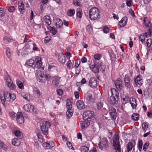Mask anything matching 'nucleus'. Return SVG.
<instances>
[{
	"mask_svg": "<svg viewBox=\"0 0 152 152\" xmlns=\"http://www.w3.org/2000/svg\"><path fill=\"white\" fill-rule=\"evenodd\" d=\"M109 145V142L106 137H104L101 139L100 142L98 144L99 149L102 151H105L107 150Z\"/></svg>",
	"mask_w": 152,
	"mask_h": 152,
	"instance_id": "7ed1b4c3",
	"label": "nucleus"
},
{
	"mask_svg": "<svg viewBox=\"0 0 152 152\" xmlns=\"http://www.w3.org/2000/svg\"><path fill=\"white\" fill-rule=\"evenodd\" d=\"M50 126V123L48 121H47L43 123L41 126V129L42 134L45 135L48 134V128Z\"/></svg>",
	"mask_w": 152,
	"mask_h": 152,
	"instance_id": "423d86ee",
	"label": "nucleus"
},
{
	"mask_svg": "<svg viewBox=\"0 0 152 152\" xmlns=\"http://www.w3.org/2000/svg\"><path fill=\"white\" fill-rule=\"evenodd\" d=\"M26 65L33 68L36 67V63L34 60L31 59H30L29 60L26 62Z\"/></svg>",
	"mask_w": 152,
	"mask_h": 152,
	"instance_id": "4be33fe9",
	"label": "nucleus"
},
{
	"mask_svg": "<svg viewBox=\"0 0 152 152\" xmlns=\"http://www.w3.org/2000/svg\"><path fill=\"white\" fill-rule=\"evenodd\" d=\"M85 120L81 123V127L82 129H84L87 127L90 124V121L87 119H84Z\"/></svg>",
	"mask_w": 152,
	"mask_h": 152,
	"instance_id": "412c9836",
	"label": "nucleus"
},
{
	"mask_svg": "<svg viewBox=\"0 0 152 152\" xmlns=\"http://www.w3.org/2000/svg\"><path fill=\"white\" fill-rule=\"evenodd\" d=\"M134 146L133 144L131 142H129L127 145V152L131 151Z\"/></svg>",
	"mask_w": 152,
	"mask_h": 152,
	"instance_id": "c9c22d12",
	"label": "nucleus"
},
{
	"mask_svg": "<svg viewBox=\"0 0 152 152\" xmlns=\"http://www.w3.org/2000/svg\"><path fill=\"white\" fill-rule=\"evenodd\" d=\"M113 145L115 149L116 150V152H121L119 138L117 134H115L114 135L113 139Z\"/></svg>",
	"mask_w": 152,
	"mask_h": 152,
	"instance_id": "39448f33",
	"label": "nucleus"
},
{
	"mask_svg": "<svg viewBox=\"0 0 152 152\" xmlns=\"http://www.w3.org/2000/svg\"><path fill=\"white\" fill-rule=\"evenodd\" d=\"M21 96L25 99L27 100H30V95L26 92H23L21 94Z\"/></svg>",
	"mask_w": 152,
	"mask_h": 152,
	"instance_id": "473e14b6",
	"label": "nucleus"
},
{
	"mask_svg": "<svg viewBox=\"0 0 152 152\" xmlns=\"http://www.w3.org/2000/svg\"><path fill=\"white\" fill-rule=\"evenodd\" d=\"M10 93L7 92H6L4 94L7 101H9V98L10 97Z\"/></svg>",
	"mask_w": 152,
	"mask_h": 152,
	"instance_id": "4d7b16f0",
	"label": "nucleus"
},
{
	"mask_svg": "<svg viewBox=\"0 0 152 152\" xmlns=\"http://www.w3.org/2000/svg\"><path fill=\"white\" fill-rule=\"evenodd\" d=\"M85 99L86 100V102L88 103H93L94 102V98L92 97V95L91 94H86L85 96Z\"/></svg>",
	"mask_w": 152,
	"mask_h": 152,
	"instance_id": "ddd939ff",
	"label": "nucleus"
},
{
	"mask_svg": "<svg viewBox=\"0 0 152 152\" xmlns=\"http://www.w3.org/2000/svg\"><path fill=\"white\" fill-rule=\"evenodd\" d=\"M115 84L116 88L119 90H121L122 87V82L120 79H118L115 82Z\"/></svg>",
	"mask_w": 152,
	"mask_h": 152,
	"instance_id": "5701e85b",
	"label": "nucleus"
},
{
	"mask_svg": "<svg viewBox=\"0 0 152 152\" xmlns=\"http://www.w3.org/2000/svg\"><path fill=\"white\" fill-rule=\"evenodd\" d=\"M135 84H134V86H141L143 83L142 80V76L141 75H137L136 77L134 79Z\"/></svg>",
	"mask_w": 152,
	"mask_h": 152,
	"instance_id": "1a4fd4ad",
	"label": "nucleus"
},
{
	"mask_svg": "<svg viewBox=\"0 0 152 152\" xmlns=\"http://www.w3.org/2000/svg\"><path fill=\"white\" fill-rule=\"evenodd\" d=\"M14 134L15 136L21 139L23 137L22 133L18 130H15L14 132Z\"/></svg>",
	"mask_w": 152,
	"mask_h": 152,
	"instance_id": "2f4dec72",
	"label": "nucleus"
},
{
	"mask_svg": "<svg viewBox=\"0 0 152 152\" xmlns=\"http://www.w3.org/2000/svg\"><path fill=\"white\" fill-rule=\"evenodd\" d=\"M146 43L147 45V46L148 47H149L151 46L152 44V39H148Z\"/></svg>",
	"mask_w": 152,
	"mask_h": 152,
	"instance_id": "338daca9",
	"label": "nucleus"
},
{
	"mask_svg": "<svg viewBox=\"0 0 152 152\" xmlns=\"http://www.w3.org/2000/svg\"><path fill=\"white\" fill-rule=\"evenodd\" d=\"M142 128L145 131L144 132L147 130L148 128V123L146 122H143L142 124Z\"/></svg>",
	"mask_w": 152,
	"mask_h": 152,
	"instance_id": "79ce46f5",
	"label": "nucleus"
},
{
	"mask_svg": "<svg viewBox=\"0 0 152 152\" xmlns=\"http://www.w3.org/2000/svg\"><path fill=\"white\" fill-rule=\"evenodd\" d=\"M24 82L23 81V83L21 82L19 79H17L16 80V83L19 88L20 89H23L24 88L23 83Z\"/></svg>",
	"mask_w": 152,
	"mask_h": 152,
	"instance_id": "e433bc0d",
	"label": "nucleus"
},
{
	"mask_svg": "<svg viewBox=\"0 0 152 152\" xmlns=\"http://www.w3.org/2000/svg\"><path fill=\"white\" fill-rule=\"evenodd\" d=\"M6 84L10 90H14L15 88V85L13 83L9 75H7L4 77Z\"/></svg>",
	"mask_w": 152,
	"mask_h": 152,
	"instance_id": "20e7f679",
	"label": "nucleus"
},
{
	"mask_svg": "<svg viewBox=\"0 0 152 152\" xmlns=\"http://www.w3.org/2000/svg\"><path fill=\"white\" fill-rule=\"evenodd\" d=\"M73 114V111L72 109H67V111L66 112V115L67 117L70 118Z\"/></svg>",
	"mask_w": 152,
	"mask_h": 152,
	"instance_id": "4c0bfd02",
	"label": "nucleus"
},
{
	"mask_svg": "<svg viewBox=\"0 0 152 152\" xmlns=\"http://www.w3.org/2000/svg\"><path fill=\"white\" fill-rule=\"evenodd\" d=\"M94 112L90 110L87 111L83 114V117L84 119H87L91 121L94 118Z\"/></svg>",
	"mask_w": 152,
	"mask_h": 152,
	"instance_id": "0eeeda50",
	"label": "nucleus"
},
{
	"mask_svg": "<svg viewBox=\"0 0 152 152\" xmlns=\"http://www.w3.org/2000/svg\"><path fill=\"white\" fill-rule=\"evenodd\" d=\"M58 59L59 61L62 63H64L66 61L65 57L62 53L58 55Z\"/></svg>",
	"mask_w": 152,
	"mask_h": 152,
	"instance_id": "a878e982",
	"label": "nucleus"
},
{
	"mask_svg": "<svg viewBox=\"0 0 152 152\" xmlns=\"http://www.w3.org/2000/svg\"><path fill=\"white\" fill-rule=\"evenodd\" d=\"M56 21V26L58 28H60L61 27L63 24V23L62 21L60 19L57 18L55 20Z\"/></svg>",
	"mask_w": 152,
	"mask_h": 152,
	"instance_id": "393cba45",
	"label": "nucleus"
},
{
	"mask_svg": "<svg viewBox=\"0 0 152 152\" xmlns=\"http://www.w3.org/2000/svg\"><path fill=\"white\" fill-rule=\"evenodd\" d=\"M56 67L54 66L49 65L48 67V69L50 71H53L54 70H55Z\"/></svg>",
	"mask_w": 152,
	"mask_h": 152,
	"instance_id": "774afa93",
	"label": "nucleus"
},
{
	"mask_svg": "<svg viewBox=\"0 0 152 152\" xmlns=\"http://www.w3.org/2000/svg\"><path fill=\"white\" fill-rule=\"evenodd\" d=\"M118 98L111 96L108 100V102L111 104H115L118 103Z\"/></svg>",
	"mask_w": 152,
	"mask_h": 152,
	"instance_id": "aec40b11",
	"label": "nucleus"
},
{
	"mask_svg": "<svg viewBox=\"0 0 152 152\" xmlns=\"http://www.w3.org/2000/svg\"><path fill=\"white\" fill-rule=\"evenodd\" d=\"M41 60V58L39 57H37L35 58L36 66H37V67L38 68H41V69H43Z\"/></svg>",
	"mask_w": 152,
	"mask_h": 152,
	"instance_id": "2eb2a0df",
	"label": "nucleus"
},
{
	"mask_svg": "<svg viewBox=\"0 0 152 152\" xmlns=\"http://www.w3.org/2000/svg\"><path fill=\"white\" fill-rule=\"evenodd\" d=\"M4 42L7 44L12 42L13 39L10 37H6L3 38Z\"/></svg>",
	"mask_w": 152,
	"mask_h": 152,
	"instance_id": "58836bf2",
	"label": "nucleus"
},
{
	"mask_svg": "<svg viewBox=\"0 0 152 152\" xmlns=\"http://www.w3.org/2000/svg\"><path fill=\"white\" fill-rule=\"evenodd\" d=\"M18 9L20 14L23 15L25 12L24 4L22 1H20L18 2Z\"/></svg>",
	"mask_w": 152,
	"mask_h": 152,
	"instance_id": "f8f14e48",
	"label": "nucleus"
},
{
	"mask_svg": "<svg viewBox=\"0 0 152 152\" xmlns=\"http://www.w3.org/2000/svg\"><path fill=\"white\" fill-rule=\"evenodd\" d=\"M90 69L95 73H98L99 69L97 63L95 62L93 64L91 65L90 67Z\"/></svg>",
	"mask_w": 152,
	"mask_h": 152,
	"instance_id": "dca6fc26",
	"label": "nucleus"
},
{
	"mask_svg": "<svg viewBox=\"0 0 152 152\" xmlns=\"http://www.w3.org/2000/svg\"><path fill=\"white\" fill-rule=\"evenodd\" d=\"M35 74L37 77V80L41 83L45 82V80L49 81L51 78V76L50 75L46 72L44 74L39 70H36Z\"/></svg>",
	"mask_w": 152,
	"mask_h": 152,
	"instance_id": "f257e3e1",
	"label": "nucleus"
},
{
	"mask_svg": "<svg viewBox=\"0 0 152 152\" xmlns=\"http://www.w3.org/2000/svg\"><path fill=\"white\" fill-rule=\"evenodd\" d=\"M34 92L37 95V96H39L41 95V93L39 89L36 88L34 89Z\"/></svg>",
	"mask_w": 152,
	"mask_h": 152,
	"instance_id": "0e129e2a",
	"label": "nucleus"
},
{
	"mask_svg": "<svg viewBox=\"0 0 152 152\" xmlns=\"http://www.w3.org/2000/svg\"><path fill=\"white\" fill-rule=\"evenodd\" d=\"M37 136L38 141L41 142H43V140L42 136L40 132L37 133Z\"/></svg>",
	"mask_w": 152,
	"mask_h": 152,
	"instance_id": "a18cd8bd",
	"label": "nucleus"
},
{
	"mask_svg": "<svg viewBox=\"0 0 152 152\" xmlns=\"http://www.w3.org/2000/svg\"><path fill=\"white\" fill-rule=\"evenodd\" d=\"M5 14L4 10L2 8H0V17H2Z\"/></svg>",
	"mask_w": 152,
	"mask_h": 152,
	"instance_id": "13d9d810",
	"label": "nucleus"
},
{
	"mask_svg": "<svg viewBox=\"0 0 152 152\" xmlns=\"http://www.w3.org/2000/svg\"><path fill=\"white\" fill-rule=\"evenodd\" d=\"M130 78L129 76H126L124 78L125 86L128 88L130 87Z\"/></svg>",
	"mask_w": 152,
	"mask_h": 152,
	"instance_id": "b1692460",
	"label": "nucleus"
},
{
	"mask_svg": "<svg viewBox=\"0 0 152 152\" xmlns=\"http://www.w3.org/2000/svg\"><path fill=\"white\" fill-rule=\"evenodd\" d=\"M148 34L146 33L143 34V35H141L139 37V40L142 43L144 42L145 41V37H147Z\"/></svg>",
	"mask_w": 152,
	"mask_h": 152,
	"instance_id": "72a5a7b5",
	"label": "nucleus"
},
{
	"mask_svg": "<svg viewBox=\"0 0 152 152\" xmlns=\"http://www.w3.org/2000/svg\"><path fill=\"white\" fill-rule=\"evenodd\" d=\"M127 21V18L126 17H123L119 22L118 25L120 27H123L126 24Z\"/></svg>",
	"mask_w": 152,
	"mask_h": 152,
	"instance_id": "a211bd4d",
	"label": "nucleus"
},
{
	"mask_svg": "<svg viewBox=\"0 0 152 152\" xmlns=\"http://www.w3.org/2000/svg\"><path fill=\"white\" fill-rule=\"evenodd\" d=\"M112 96H115L118 98L119 97V93L118 91L115 88H112L110 90Z\"/></svg>",
	"mask_w": 152,
	"mask_h": 152,
	"instance_id": "c85d7f7f",
	"label": "nucleus"
},
{
	"mask_svg": "<svg viewBox=\"0 0 152 152\" xmlns=\"http://www.w3.org/2000/svg\"><path fill=\"white\" fill-rule=\"evenodd\" d=\"M10 97L9 101L12 102L14 101L16 99V96L14 94H10Z\"/></svg>",
	"mask_w": 152,
	"mask_h": 152,
	"instance_id": "8fccbe9b",
	"label": "nucleus"
},
{
	"mask_svg": "<svg viewBox=\"0 0 152 152\" xmlns=\"http://www.w3.org/2000/svg\"><path fill=\"white\" fill-rule=\"evenodd\" d=\"M102 57L100 54H96L94 55V58L96 60H99Z\"/></svg>",
	"mask_w": 152,
	"mask_h": 152,
	"instance_id": "5fc2aeb1",
	"label": "nucleus"
},
{
	"mask_svg": "<svg viewBox=\"0 0 152 152\" xmlns=\"http://www.w3.org/2000/svg\"><path fill=\"white\" fill-rule=\"evenodd\" d=\"M143 21L145 26L147 27L150 28V27L151 22L149 21L147 17H144Z\"/></svg>",
	"mask_w": 152,
	"mask_h": 152,
	"instance_id": "7c9ffc66",
	"label": "nucleus"
},
{
	"mask_svg": "<svg viewBox=\"0 0 152 152\" xmlns=\"http://www.w3.org/2000/svg\"><path fill=\"white\" fill-rule=\"evenodd\" d=\"M139 115L137 113H136L133 114L132 116V119L135 121H137L139 120Z\"/></svg>",
	"mask_w": 152,
	"mask_h": 152,
	"instance_id": "ea45409f",
	"label": "nucleus"
},
{
	"mask_svg": "<svg viewBox=\"0 0 152 152\" xmlns=\"http://www.w3.org/2000/svg\"><path fill=\"white\" fill-rule=\"evenodd\" d=\"M82 11L80 9H77L76 11V15L80 18H81Z\"/></svg>",
	"mask_w": 152,
	"mask_h": 152,
	"instance_id": "de8ad7c7",
	"label": "nucleus"
},
{
	"mask_svg": "<svg viewBox=\"0 0 152 152\" xmlns=\"http://www.w3.org/2000/svg\"><path fill=\"white\" fill-rule=\"evenodd\" d=\"M76 104L78 109L79 110H81L85 107L84 102L82 101H78L76 102Z\"/></svg>",
	"mask_w": 152,
	"mask_h": 152,
	"instance_id": "6ab92c4d",
	"label": "nucleus"
},
{
	"mask_svg": "<svg viewBox=\"0 0 152 152\" xmlns=\"http://www.w3.org/2000/svg\"><path fill=\"white\" fill-rule=\"evenodd\" d=\"M103 104L101 102H98L96 104V106L98 109L101 108L103 106Z\"/></svg>",
	"mask_w": 152,
	"mask_h": 152,
	"instance_id": "69168bd1",
	"label": "nucleus"
},
{
	"mask_svg": "<svg viewBox=\"0 0 152 152\" xmlns=\"http://www.w3.org/2000/svg\"><path fill=\"white\" fill-rule=\"evenodd\" d=\"M110 115L111 116V118H112L115 119L116 118V113L115 112H110L109 113Z\"/></svg>",
	"mask_w": 152,
	"mask_h": 152,
	"instance_id": "bf43d9fd",
	"label": "nucleus"
},
{
	"mask_svg": "<svg viewBox=\"0 0 152 152\" xmlns=\"http://www.w3.org/2000/svg\"><path fill=\"white\" fill-rule=\"evenodd\" d=\"M0 97L2 104L4 105L5 104V102L6 101V99L4 94H0Z\"/></svg>",
	"mask_w": 152,
	"mask_h": 152,
	"instance_id": "c03bdc74",
	"label": "nucleus"
},
{
	"mask_svg": "<svg viewBox=\"0 0 152 152\" xmlns=\"http://www.w3.org/2000/svg\"><path fill=\"white\" fill-rule=\"evenodd\" d=\"M16 119L17 122L20 124H22L24 122V118L21 112L17 113L16 114Z\"/></svg>",
	"mask_w": 152,
	"mask_h": 152,
	"instance_id": "9d476101",
	"label": "nucleus"
},
{
	"mask_svg": "<svg viewBox=\"0 0 152 152\" xmlns=\"http://www.w3.org/2000/svg\"><path fill=\"white\" fill-rule=\"evenodd\" d=\"M66 107L67 109L72 108V104L71 101L69 99L66 100Z\"/></svg>",
	"mask_w": 152,
	"mask_h": 152,
	"instance_id": "49530a36",
	"label": "nucleus"
},
{
	"mask_svg": "<svg viewBox=\"0 0 152 152\" xmlns=\"http://www.w3.org/2000/svg\"><path fill=\"white\" fill-rule=\"evenodd\" d=\"M87 31L90 34H92L93 32V30L92 28L91 27V26L90 25H88L87 26Z\"/></svg>",
	"mask_w": 152,
	"mask_h": 152,
	"instance_id": "603ef678",
	"label": "nucleus"
},
{
	"mask_svg": "<svg viewBox=\"0 0 152 152\" xmlns=\"http://www.w3.org/2000/svg\"><path fill=\"white\" fill-rule=\"evenodd\" d=\"M16 114L13 111H11L9 113L12 119H14L16 116Z\"/></svg>",
	"mask_w": 152,
	"mask_h": 152,
	"instance_id": "6e6d98bb",
	"label": "nucleus"
},
{
	"mask_svg": "<svg viewBox=\"0 0 152 152\" xmlns=\"http://www.w3.org/2000/svg\"><path fill=\"white\" fill-rule=\"evenodd\" d=\"M44 20L45 22L48 25L51 23V19L50 17L48 15H46L44 17Z\"/></svg>",
	"mask_w": 152,
	"mask_h": 152,
	"instance_id": "f704fd0d",
	"label": "nucleus"
},
{
	"mask_svg": "<svg viewBox=\"0 0 152 152\" xmlns=\"http://www.w3.org/2000/svg\"><path fill=\"white\" fill-rule=\"evenodd\" d=\"M132 0H126V4L128 7H131L132 5Z\"/></svg>",
	"mask_w": 152,
	"mask_h": 152,
	"instance_id": "680f3d73",
	"label": "nucleus"
},
{
	"mask_svg": "<svg viewBox=\"0 0 152 152\" xmlns=\"http://www.w3.org/2000/svg\"><path fill=\"white\" fill-rule=\"evenodd\" d=\"M6 53L8 58H10L11 56L10 50L9 48H6Z\"/></svg>",
	"mask_w": 152,
	"mask_h": 152,
	"instance_id": "09e8293b",
	"label": "nucleus"
},
{
	"mask_svg": "<svg viewBox=\"0 0 152 152\" xmlns=\"http://www.w3.org/2000/svg\"><path fill=\"white\" fill-rule=\"evenodd\" d=\"M89 85L93 88H95L97 86V80L96 78L93 77H91L89 80Z\"/></svg>",
	"mask_w": 152,
	"mask_h": 152,
	"instance_id": "6e6552de",
	"label": "nucleus"
},
{
	"mask_svg": "<svg viewBox=\"0 0 152 152\" xmlns=\"http://www.w3.org/2000/svg\"><path fill=\"white\" fill-rule=\"evenodd\" d=\"M99 66L100 71H102V72H104L105 67V66L102 64H100Z\"/></svg>",
	"mask_w": 152,
	"mask_h": 152,
	"instance_id": "e2e57ef3",
	"label": "nucleus"
},
{
	"mask_svg": "<svg viewBox=\"0 0 152 152\" xmlns=\"http://www.w3.org/2000/svg\"><path fill=\"white\" fill-rule=\"evenodd\" d=\"M80 150L81 152H88L89 148L86 146H83L80 147Z\"/></svg>",
	"mask_w": 152,
	"mask_h": 152,
	"instance_id": "37998d69",
	"label": "nucleus"
},
{
	"mask_svg": "<svg viewBox=\"0 0 152 152\" xmlns=\"http://www.w3.org/2000/svg\"><path fill=\"white\" fill-rule=\"evenodd\" d=\"M47 28L53 35H55L58 31L57 30L56 28L51 27L50 26H48Z\"/></svg>",
	"mask_w": 152,
	"mask_h": 152,
	"instance_id": "cd10ccee",
	"label": "nucleus"
},
{
	"mask_svg": "<svg viewBox=\"0 0 152 152\" xmlns=\"http://www.w3.org/2000/svg\"><path fill=\"white\" fill-rule=\"evenodd\" d=\"M75 12V10L73 9H69L67 11V14L68 16H71L74 14Z\"/></svg>",
	"mask_w": 152,
	"mask_h": 152,
	"instance_id": "a19ab883",
	"label": "nucleus"
},
{
	"mask_svg": "<svg viewBox=\"0 0 152 152\" xmlns=\"http://www.w3.org/2000/svg\"><path fill=\"white\" fill-rule=\"evenodd\" d=\"M55 145V143L52 141H48L43 144V147L46 149H51Z\"/></svg>",
	"mask_w": 152,
	"mask_h": 152,
	"instance_id": "9b49d317",
	"label": "nucleus"
},
{
	"mask_svg": "<svg viewBox=\"0 0 152 152\" xmlns=\"http://www.w3.org/2000/svg\"><path fill=\"white\" fill-rule=\"evenodd\" d=\"M130 103L133 109H135L136 108L137 104L136 103V100L134 98H131Z\"/></svg>",
	"mask_w": 152,
	"mask_h": 152,
	"instance_id": "bb28decb",
	"label": "nucleus"
},
{
	"mask_svg": "<svg viewBox=\"0 0 152 152\" xmlns=\"http://www.w3.org/2000/svg\"><path fill=\"white\" fill-rule=\"evenodd\" d=\"M60 78L61 77L58 76H56L53 77V80L52 81V84L53 86L56 87L58 86Z\"/></svg>",
	"mask_w": 152,
	"mask_h": 152,
	"instance_id": "4468645a",
	"label": "nucleus"
},
{
	"mask_svg": "<svg viewBox=\"0 0 152 152\" xmlns=\"http://www.w3.org/2000/svg\"><path fill=\"white\" fill-rule=\"evenodd\" d=\"M138 147L139 150L140 151L142 148V140H138Z\"/></svg>",
	"mask_w": 152,
	"mask_h": 152,
	"instance_id": "3c124183",
	"label": "nucleus"
},
{
	"mask_svg": "<svg viewBox=\"0 0 152 152\" xmlns=\"http://www.w3.org/2000/svg\"><path fill=\"white\" fill-rule=\"evenodd\" d=\"M24 109L28 112H32L34 111V105L30 104H27L23 107Z\"/></svg>",
	"mask_w": 152,
	"mask_h": 152,
	"instance_id": "f3484780",
	"label": "nucleus"
},
{
	"mask_svg": "<svg viewBox=\"0 0 152 152\" xmlns=\"http://www.w3.org/2000/svg\"><path fill=\"white\" fill-rule=\"evenodd\" d=\"M89 15L91 20H96L99 19L100 16L99 14V11L98 9L96 7L91 9L89 12Z\"/></svg>",
	"mask_w": 152,
	"mask_h": 152,
	"instance_id": "f03ea898",
	"label": "nucleus"
},
{
	"mask_svg": "<svg viewBox=\"0 0 152 152\" xmlns=\"http://www.w3.org/2000/svg\"><path fill=\"white\" fill-rule=\"evenodd\" d=\"M12 145L15 146H19L20 143L19 140L16 138H14L12 140Z\"/></svg>",
	"mask_w": 152,
	"mask_h": 152,
	"instance_id": "c756f323",
	"label": "nucleus"
},
{
	"mask_svg": "<svg viewBox=\"0 0 152 152\" xmlns=\"http://www.w3.org/2000/svg\"><path fill=\"white\" fill-rule=\"evenodd\" d=\"M149 144V143L148 142H146L143 145V150L144 151H146L148 148V146Z\"/></svg>",
	"mask_w": 152,
	"mask_h": 152,
	"instance_id": "052dcab7",
	"label": "nucleus"
},
{
	"mask_svg": "<svg viewBox=\"0 0 152 152\" xmlns=\"http://www.w3.org/2000/svg\"><path fill=\"white\" fill-rule=\"evenodd\" d=\"M66 65L67 67L69 69H71L72 68V64L71 63V61L69 60L66 63Z\"/></svg>",
	"mask_w": 152,
	"mask_h": 152,
	"instance_id": "864d4df0",
	"label": "nucleus"
}]
</instances>
